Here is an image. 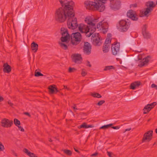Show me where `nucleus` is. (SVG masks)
I'll list each match as a JSON object with an SVG mask.
<instances>
[{"mask_svg":"<svg viewBox=\"0 0 157 157\" xmlns=\"http://www.w3.org/2000/svg\"><path fill=\"white\" fill-rule=\"evenodd\" d=\"M59 2L62 7L56 10L55 13V19L57 22L62 23L67 19L68 27L75 29L78 26L77 19L75 17V13L73 5L74 3L72 1L67 2L65 0H60Z\"/></svg>","mask_w":157,"mask_h":157,"instance_id":"1","label":"nucleus"},{"mask_svg":"<svg viewBox=\"0 0 157 157\" xmlns=\"http://www.w3.org/2000/svg\"><path fill=\"white\" fill-rule=\"evenodd\" d=\"M85 21L88 25L80 24L78 27L79 31L82 33H85L88 37H90L93 34L91 40L93 44L96 46L100 45L101 43L99 34L97 33L93 34L96 29V24L93 22V19L91 17H88L85 18Z\"/></svg>","mask_w":157,"mask_h":157,"instance_id":"2","label":"nucleus"},{"mask_svg":"<svg viewBox=\"0 0 157 157\" xmlns=\"http://www.w3.org/2000/svg\"><path fill=\"white\" fill-rule=\"evenodd\" d=\"M104 3L98 0H94V2L89 1L85 2V4L87 9L91 10L94 8L100 12H102L105 10Z\"/></svg>","mask_w":157,"mask_h":157,"instance_id":"3","label":"nucleus"},{"mask_svg":"<svg viewBox=\"0 0 157 157\" xmlns=\"http://www.w3.org/2000/svg\"><path fill=\"white\" fill-rule=\"evenodd\" d=\"M130 24V22L129 20H121L119 22L118 29L121 32H126L129 28Z\"/></svg>","mask_w":157,"mask_h":157,"instance_id":"4","label":"nucleus"},{"mask_svg":"<svg viewBox=\"0 0 157 157\" xmlns=\"http://www.w3.org/2000/svg\"><path fill=\"white\" fill-rule=\"evenodd\" d=\"M70 37L71 42L73 45H77L81 41L82 39L81 34L79 32L72 33Z\"/></svg>","mask_w":157,"mask_h":157,"instance_id":"5","label":"nucleus"},{"mask_svg":"<svg viewBox=\"0 0 157 157\" xmlns=\"http://www.w3.org/2000/svg\"><path fill=\"white\" fill-rule=\"evenodd\" d=\"M145 6L147 7L145 8L143 14L144 16H147L148 14L153 10V8L156 6V4L153 1H149L145 3Z\"/></svg>","mask_w":157,"mask_h":157,"instance_id":"6","label":"nucleus"},{"mask_svg":"<svg viewBox=\"0 0 157 157\" xmlns=\"http://www.w3.org/2000/svg\"><path fill=\"white\" fill-rule=\"evenodd\" d=\"M110 9L113 11L119 10L121 7V2L120 0H109Z\"/></svg>","mask_w":157,"mask_h":157,"instance_id":"7","label":"nucleus"},{"mask_svg":"<svg viewBox=\"0 0 157 157\" xmlns=\"http://www.w3.org/2000/svg\"><path fill=\"white\" fill-rule=\"evenodd\" d=\"M60 33L62 35V36L61 37V40L62 42H66L70 39V36L67 29L64 28H61Z\"/></svg>","mask_w":157,"mask_h":157,"instance_id":"8","label":"nucleus"},{"mask_svg":"<svg viewBox=\"0 0 157 157\" xmlns=\"http://www.w3.org/2000/svg\"><path fill=\"white\" fill-rule=\"evenodd\" d=\"M120 44L119 42H114L112 46V54L116 56L120 52Z\"/></svg>","mask_w":157,"mask_h":157,"instance_id":"9","label":"nucleus"},{"mask_svg":"<svg viewBox=\"0 0 157 157\" xmlns=\"http://www.w3.org/2000/svg\"><path fill=\"white\" fill-rule=\"evenodd\" d=\"M83 50L85 54L87 55H90L91 51V46L90 44L87 42H85Z\"/></svg>","mask_w":157,"mask_h":157,"instance_id":"10","label":"nucleus"},{"mask_svg":"<svg viewBox=\"0 0 157 157\" xmlns=\"http://www.w3.org/2000/svg\"><path fill=\"white\" fill-rule=\"evenodd\" d=\"M147 27L146 25H144L142 29V33L144 38L147 40L150 38L151 35L147 30Z\"/></svg>","mask_w":157,"mask_h":157,"instance_id":"11","label":"nucleus"},{"mask_svg":"<svg viewBox=\"0 0 157 157\" xmlns=\"http://www.w3.org/2000/svg\"><path fill=\"white\" fill-rule=\"evenodd\" d=\"M156 104V102H153L150 104H148L146 105L143 109L144 113H147L151 110V109L154 107Z\"/></svg>","mask_w":157,"mask_h":157,"instance_id":"12","label":"nucleus"},{"mask_svg":"<svg viewBox=\"0 0 157 157\" xmlns=\"http://www.w3.org/2000/svg\"><path fill=\"white\" fill-rule=\"evenodd\" d=\"M153 131L150 130L146 132L144 135V137L142 139V142H144L145 140H147L149 141L152 139Z\"/></svg>","mask_w":157,"mask_h":157,"instance_id":"13","label":"nucleus"},{"mask_svg":"<svg viewBox=\"0 0 157 157\" xmlns=\"http://www.w3.org/2000/svg\"><path fill=\"white\" fill-rule=\"evenodd\" d=\"M73 60L75 63H79L82 60L81 55L78 54H74L73 55Z\"/></svg>","mask_w":157,"mask_h":157,"instance_id":"14","label":"nucleus"},{"mask_svg":"<svg viewBox=\"0 0 157 157\" xmlns=\"http://www.w3.org/2000/svg\"><path fill=\"white\" fill-rule=\"evenodd\" d=\"M127 15L128 17L133 20L136 21L138 19V18L135 16L134 12L132 10H130L128 12Z\"/></svg>","mask_w":157,"mask_h":157,"instance_id":"15","label":"nucleus"},{"mask_svg":"<svg viewBox=\"0 0 157 157\" xmlns=\"http://www.w3.org/2000/svg\"><path fill=\"white\" fill-rule=\"evenodd\" d=\"M1 124V125L3 127H10V121L6 118H5L2 120Z\"/></svg>","mask_w":157,"mask_h":157,"instance_id":"16","label":"nucleus"},{"mask_svg":"<svg viewBox=\"0 0 157 157\" xmlns=\"http://www.w3.org/2000/svg\"><path fill=\"white\" fill-rule=\"evenodd\" d=\"M151 57L150 56H148L143 59V62H141L138 65V66L141 67L147 64L151 59Z\"/></svg>","mask_w":157,"mask_h":157,"instance_id":"17","label":"nucleus"},{"mask_svg":"<svg viewBox=\"0 0 157 157\" xmlns=\"http://www.w3.org/2000/svg\"><path fill=\"white\" fill-rule=\"evenodd\" d=\"M48 90L50 94H55L58 92V90L56 87V85H52L48 87Z\"/></svg>","mask_w":157,"mask_h":157,"instance_id":"18","label":"nucleus"},{"mask_svg":"<svg viewBox=\"0 0 157 157\" xmlns=\"http://www.w3.org/2000/svg\"><path fill=\"white\" fill-rule=\"evenodd\" d=\"M141 84V83L139 81H136L131 84L130 86L131 89L135 90V89L139 87Z\"/></svg>","mask_w":157,"mask_h":157,"instance_id":"19","label":"nucleus"},{"mask_svg":"<svg viewBox=\"0 0 157 157\" xmlns=\"http://www.w3.org/2000/svg\"><path fill=\"white\" fill-rule=\"evenodd\" d=\"M3 71L4 73H9L10 72V65L7 63H5L3 65Z\"/></svg>","mask_w":157,"mask_h":157,"instance_id":"20","label":"nucleus"},{"mask_svg":"<svg viewBox=\"0 0 157 157\" xmlns=\"http://www.w3.org/2000/svg\"><path fill=\"white\" fill-rule=\"evenodd\" d=\"M94 125L93 124L87 125L85 122L83 123L82 124L79 126L78 127L79 128H93Z\"/></svg>","mask_w":157,"mask_h":157,"instance_id":"21","label":"nucleus"},{"mask_svg":"<svg viewBox=\"0 0 157 157\" xmlns=\"http://www.w3.org/2000/svg\"><path fill=\"white\" fill-rule=\"evenodd\" d=\"M103 26V32L104 33H106L108 30V25L107 22H102Z\"/></svg>","mask_w":157,"mask_h":157,"instance_id":"22","label":"nucleus"},{"mask_svg":"<svg viewBox=\"0 0 157 157\" xmlns=\"http://www.w3.org/2000/svg\"><path fill=\"white\" fill-rule=\"evenodd\" d=\"M38 45L34 42L31 44V48L32 50L34 51L35 52H36L38 50Z\"/></svg>","mask_w":157,"mask_h":157,"instance_id":"23","label":"nucleus"},{"mask_svg":"<svg viewBox=\"0 0 157 157\" xmlns=\"http://www.w3.org/2000/svg\"><path fill=\"white\" fill-rule=\"evenodd\" d=\"M109 45H104L102 48L103 51L104 53L107 52L109 50Z\"/></svg>","mask_w":157,"mask_h":157,"instance_id":"24","label":"nucleus"},{"mask_svg":"<svg viewBox=\"0 0 157 157\" xmlns=\"http://www.w3.org/2000/svg\"><path fill=\"white\" fill-rule=\"evenodd\" d=\"M113 125V124H108L105 125L100 127L99 129H105L112 126Z\"/></svg>","mask_w":157,"mask_h":157,"instance_id":"25","label":"nucleus"},{"mask_svg":"<svg viewBox=\"0 0 157 157\" xmlns=\"http://www.w3.org/2000/svg\"><path fill=\"white\" fill-rule=\"evenodd\" d=\"M59 44L60 47L64 50H67V46L64 43L59 42Z\"/></svg>","mask_w":157,"mask_h":157,"instance_id":"26","label":"nucleus"},{"mask_svg":"<svg viewBox=\"0 0 157 157\" xmlns=\"http://www.w3.org/2000/svg\"><path fill=\"white\" fill-rule=\"evenodd\" d=\"M102 26V21H101L100 22L97 24V27L99 30H102L103 31V28Z\"/></svg>","mask_w":157,"mask_h":157,"instance_id":"27","label":"nucleus"},{"mask_svg":"<svg viewBox=\"0 0 157 157\" xmlns=\"http://www.w3.org/2000/svg\"><path fill=\"white\" fill-rule=\"evenodd\" d=\"M114 68L113 66H106L104 69V71H106L108 70H110L112 69H113Z\"/></svg>","mask_w":157,"mask_h":157,"instance_id":"28","label":"nucleus"},{"mask_svg":"<svg viewBox=\"0 0 157 157\" xmlns=\"http://www.w3.org/2000/svg\"><path fill=\"white\" fill-rule=\"evenodd\" d=\"M92 95L94 97L98 98H101V96L100 94L97 93H93L92 94Z\"/></svg>","mask_w":157,"mask_h":157,"instance_id":"29","label":"nucleus"},{"mask_svg":"<svg viewBox=\"0 0 157 157\" xmlns=\"http://www.w3.org/2000/svg\"><path fill=\"white\" fill-rule=\"evenodd\" d=\"M111 41V39L110 38H106L104 45H109V44L110 43Z\"/></svg>","mask_w":157,"mask_h":157,"instance_id":"30","label":"nucleus"},{"mask_svg":"<svg viewBox=\"0 0 157 157\" xmlns=\"http://www.w3.org/2000/svg\"><path fill=\"white\" fill-rule=\"evenodd\" d=\"M14 124L16 126H18L20 124V122L19 120L17 119H14Z\"/></svg>","mask_w":157,"mask_h":157,"instance_id":"31","label":"nucleus"},{"mask_svg":"<svg viewBox=\"0 0 157 157\" xmlns=\"http://www.w3.org/2000/svg\"><path fill=\"white\" fill-rule=\"evenodd\" d=\"M63 151L65 153L68 155H71L72 154V152L70 150L65 149L63 150Z\"/></svg>","mask_w":157,"mask_h":157,"instance_id":"32","label":"nucleus"},{"mask_svg":"<svg viewBox=\"0 0 157 157\" xmlns=\"http://www.w3.org/2000/svg\"><path fill=\"white\" fill-rule=\"evenodd\" d=\"M76 69L75 68L70 67L68 69V71L70 73H72L75 71Z\"/></svg>","mask_w":157,"mask_h":157,"instance_id":"33","label":"nucleus"},{"mask_svg":"<svg viewBox=\"0 0 157 157\" xmlns=\"http://www.w3.org/2000/svg\"><path fill=\"white\" fill-rule=\"evenodd\" d=\"M4 149V147L2 143L0 142V151H3Z\"/></svg>","mask_w":157,"mask_h":157,"instance_id":"34","label":"nucleus"},{"mask_svg":"<svg viewBox=\"0 0 157 157\" xmlns=\"http://www.w3.org/2000/svg\"><path fill=\"white\" fill-rule=\"evenodd\" d=\"M23 151L26 154L28 155L30 154V152L27 149L24 148L23 149Z\"/></svg>","mask_w":157,"mask_h":157,"instance_id":"35","label":"nucleus"},{"mask_svg":"<svg viewBox=\"0 0 157 157\" xmlns=\"http://www.w3.org/2000/svg\"><path fill=\"white\" fill-rule=\"evenodd\" d=\"M105 102V101H104V100L100 101L97 103V105H98L99 106H101Z\"/></svg>","mask_w":157,"mask_h":157,"instance_id":"36","label":"nucleus"},{"mask_svg":"<svg viewBox=\"0 0 157 157\" xmlns=\"http://www.w3.org/2000/svg\"><path fill=\"white\" fill-rule=\"evenodd\" d=\"M37 70H36L35 72V76L36 77H39L40 76V72L38 71H36Z\"/></svg>","mask_w":157,"mask_h":157,"instance_id":"37","label":"nucleus"},{"mask_svg":"<svg viewBox=\"0 0 157 157\" xmlns=\"http://www.w3.org/2000/svg\"><path fill=\"white\" fill-rule=\"evenodd\" d=\"M107 155L109 157H113L114 155L113 154V153L109 151H107Z\"/></svg>","mask_w":157,"mask_h":157,"instance_id":"38","label":"nucleus"},{"mask_svg":"<svg viewBox=\"0 0 157 157\" xmlns=\"http://www.w3.org/2000/svg\"><path fill=\"white\" fill-rule=\"evenodd\" d=\"M81 75L83 76H84L86 75V72L85 71L84 69L82 70Z\"/></svg>","mask_w":157,"mask_h":157,"instance_id":"39","label":"nucleus"},{"mask_svg":"<svg viewBox=\"0 0 157 157\" xmlns=\"http://www.w3.org/2000/svg\"><path fill=\"white\" fill-rule=\"evenodd\" d=\"M30 157H36V156L35 154L33 153L30 152V154L28 155Z\"/></svg>","mask_w":157,"mask_h":157,"instance_id":"40","label":"nucleus"},{"mask_svg":"<svg viewBox=\"0 0 157 157\" xmlns=\"http://www.w3.org/2000/svg\"><path fill=\"white\" fill-rule=\"evenodd\" d=\"M17 126L18 127L19 130H20L21 131L24 132V129L21 126H19V125H18V126Z\"/></svg>","mask_w":157,"mask_h":157,"instance_id":"41","label":"nucleus"},{"mask_svg":"<svg viewBox=\"0 0 157 157\" xmlns=\"http://www.w3.org/2000/svg\"><path fill=\"white\" fill-rule=\"evenodd\" d=\"M151 87L153 88H155V89L157 90V85L154 83L152 84L151 85Z\"/></svg>","mask_w":157,"mask_h":157,"instance_id":"42","label":"nucleus"},{"mask_svg":"<svg viewBox=\"0 0 157 157\" xmlns=\"http://www.w3.org/2000/svg\"><path fill=\"white\" fill-rule=\"evenodd\" d=\"M98 153L95 152L94 154H91L90 155V156L91 157H96L98 155Z\"/></svg>","mask_w":157,"mask_h":157,"instance_id":"43","label":"nucleus"},{"mask_svg":"<svg viewBox=\"0 0 157 157\" xmlns=\"http://www.w3.org/2000/svg\"><path fill=\"white\" fill-rule=\"evenodd\" d=\"M112 128L115 129H119L120 128V127L119 126H112L111 127Z\"/></svg>","mask_w":157,"mask_h":157,"instance_id":"44","label":"nucleus"},{"mask_svg":"<svg viewBox=\"0 0 157 157\" xmlns=\"http://www.w3.org/2000/svg\"><path fill=\"white\" fill-rule=\"evenodd\" d=\"M87 63L86 64V65L87 66L89 67H91V65L90 63V62L88 61H87Z\"/></svg>","mask_w":157,"mask_h":157,"instance_id":"45","label":"nucleus"},{"mask_svg":"<svg viewBox=\"0 0 157 157\" xmlns=\"http://www.w3.org/2000/svg\"><path fill=\"white\" fill-rule=\"evenodd\" d=\"M73 108L74 109L75 112L76 111V110L78 109L76 108V105L75 104L74 105V106L73 107Z\"/></svg>","mask_w":157,"mask_h":157,"instance_id":"46","label":"nucleus"},{"mask_svg":"<svg viewBox=\"0 0 157 157\" xmlns=\"http://www.w3.org/2000/svg\"><path fill=\"white\" fill-rule=\"evenodd\" d=\"M131 6L133 7L134 8L136 7L137 6V4L136 3L132 4L131 5Z\"/></svg>","mask_w":157,"mask_h":157,"instance_id":"47","label":"nucleus"},{"mask_svg":"<svg viewBox=\"0 0 157 157\" xmlns=\"http://www.w3.org/2000/svg\"><path fill=\"white\" fill-rule=\"evenodd\" d=\"M24 114L25 115H26L29 117H30V114L28 112H25L24 113Z\"/></svg>","mask_w":157,"mask_h":157,"instance_id":"48","label":"nucleus"},{"mask_svg":"<svg viewBox=\"0 0 157 157\" xmlns=\"http://www.w3.org/2000/svg\"><path fill=\"white\" fill-rule=\"evenodd\" d=\"M7 20L9 21L10 20V17L8 15H7L6 16V19L5 20Z\"/></svg>","mask_w":157,"mask_h":157,"instance_id":"49","label":"nucleus"},{"mask_svg":"<svg viewBox=\"0 0 157 157\" xmlns=\"http://www.w3.org/2000/svg\"><path fill=\"white\" fill-rule=\"evenodd\" d=\"M99 1H101L102 3H105L106 2V0H98Z\"/></svg>","mask_w":157,"mask_h":157,"instance_id":"50","label":"nucleus"},{"mask_svg":"<svg viewBox=\"0 0 157 157\" xmlns=\"http://www.w3.org/2000/svg\"><path fill=\"white\" fill-rule=\"evenodd\" d=\"M3 100V98L0 95V102L2 101Z\"/></svg>","mask_w":157,"mask_h":157,"instance_id":"51","label":"nucleus"},{"mask_svg":"<svg viewBox=\"0 0 157 157\" xmlns=\"http://www.w3.org/2000/svg\"><path fill=\"white\" fill-rule=\"evenodd\" d=\"M12 154L16 156H17V155L16 153L15 152H14L13 151H12Z\"/></svg>","mask_w":157,"mask_h":157,"instance_id":"52","label":"nucleus"},{"mask_svg":"<svg viewBox=\"0 0 157 157\" xmlns=\"http://www.w3.org/2000/svg\"><path fill=\"white\" fill-rule=\"evenodd\" d=\"M131 130V128H127V129H126L125 130V131H130Z\"/></svg>","mask_w":157,"mask_h":157,"instance_id":"53","label":"nucleus"},{"mask_svg":"<svg viewBox=\"0 0 157 157\" xmlns=\"http://www.w3.org/2000/svg\"><path fill=\"white\" fill-rule=\"evenodd\" d=\"M74 149H75V151L76 152H78H78H79V151H78V150L76 149H75V148H74Z\"/></svg>","mask_w":157,"mask_h":157,"instance_id":"54","label":"nucleus"},{"mask_svg":"<svg viewBox=\"0 0 157 157\" xmlns=\"http://www.w3.org/2000/svg\"><path fill=\"white\" fill-rule=\"evenodd\" d=\"M10 126H11V125L12 124H13L12 121H10Z\"/></svg>","mask_w":157,"mask_h":157,"instance_id":"55","label":"nucleus"},{"mask_svg":"<svg viewBox=\"0 0 157 157\" xmlns=\"http://www.w3.org/2000/svg\"><path fill=\"white\" fill-rule=\"evenodd\" d=\"M64 88L65 89H67L68 90V88L66 86H64Z\"/></svg>","mask_w":157,"mask_h":157,"instance_id":"56","label":"nucleus"},{"mask_svg":"<svg viewBox=\"0 0 157 157\" xmlns=\"http://www.w3.org/2000/svg\"><path fill=\"white\" fill-rule=\"evenodd\" d=\"M43 76V75L42 74H41V73H40V76Z\"/></svg>","mask_w":157,"mask_h":157,"instance_id":"57","label":"nucleus"},{"mask_svg":"<svg viewBox=\"0 0 157 157\" xmlns=\"http://www.w3.org/2000/svg\"><path fill=\"white\" fill-rule=\"evenodd\" d=\"M10 107H12V105H13V104L10 103Z\"/></svg>","mask_w":157,"mask_h":157,"instance_id":"58","label":"nucleus"},{"mask_svg":"<svg viewBox=\"0 0 157 157\" xmlns=\"http://www.w3.org/2000/svg\"><path fill=\"white\" fill-rule=\"evenodd\" d=\"M49 141L50 142H52V140L51 139H50L49 140Z\"/></svg>","mask_w":157,"mask_h":157,"instance_id":"59","label":"nucleus"},{"mask_svg":"<svg viewBox=\"0 0 157 157\" xmlns=\"http://www.w3.org/2000/svg\"><path fill=\"white\" fill-rule=\"evenodd\" d=\"M155 132L156 133H157V128H156L155 130Z\"/></svg>","mask_w":157,"mask_h":157,"instance_id":"60","label":"nucleus"},{"mask_svg":"<svg viewBox=\"0 0 157 157\" xmlns=\"http://www.w3.org/2000/svg\"><path fill=\"white\" fill-rule=\"evenodd\" d=\"M8 102L9 104H10V101H8Z\"/></svg>","mask_w":157,"mask_h":157,"instance_id":"61","label":"nucleus"},{"mask_svg":"<svg viewBox=\"0 0 157 157\" xmlns=\"http://www.w3.org/2000/svg\"><path fill=\"white\" fill-rule=\"evenodd\" d=\"M156 4L157 5V0L156 1Z\"/></svg>","mask_w":157,"mask_h":157,"instance_id":"62","label":"nucleus"},{"mask_svg":"<svg viewBox=\"0 0 157 157\" xmlns=\"http://www.w3.org/2000/svg\"><path fill=\"white\" fill-rule=\"evenodd\" d=\"M10 71H11V67H10Z\"/></svg>","mask_w":157,"mask_h":157,"instance_id":"63","label":"nucleus"},{"mask_svg":"<svg viewBox=\"0 0 157 157\" xmlns=\"http://www.w3.org/2000/svg\"><path fill=\"white\" fill-rule=\"evenodd\" d=\"M10 14H11V12H10Z\"/></svg>","mask_w":157,"mask_h":157,"instance_id":"64","label":"nucleus"}]
</instances>
